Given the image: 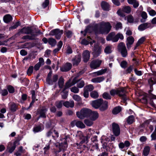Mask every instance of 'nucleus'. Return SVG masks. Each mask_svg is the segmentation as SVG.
I'll list each match as a JSON object with an SVG mask.
<instances>
[{"instance_id":"1a4fd4ad","label":"nucleus","mask_w":156,"mask_h":156,"mask_svg":"<svg viewBox=\"0 0 156 156\" xmlns=\"http://www.w3.org/2000/svg\"><path fill=\"white\" fill-rule=\"evenodd\" d=\"M102 62V61L97 59L93 61L90 65V67L93 69H95L99 67Z\"/></svg>"},{"instance_id":"09e8293b","label":"nucleus","mask_w":156,"mask_h":156,"mask_svg":"<svg viewBox=\"0 0 156 156\" xmlns=\"http://www.w3.org/2000/svg\"><path fill=\"white\" fill-rule=\"evenodd\" d=\"M84 88L88 91H91L94 89V88L92 85L90 84L86 86Z\"/></svg>"},{"instance_id":"c03bdc74","label":"nucleus","mask_w":156,"mask_h":156,"mask_svg":"<svg viewBox=\"0 0 156 156\" xmlns=\"http://www.w3.org/2000/svg\"><path fill=\"white\" fill-rule=\"evenodd\" d=\"M123 10L124 12L129 13L131 11V9L129 6H125L123 8Z\"/></svg>"},{"instance_id":"6e6d98bb","label":"nucleus","mask_w":156,"mask_h":156,"mask_svg":"<svg viewBox=\"0 0 156 156\" xmlns=\"http://www.w3.org/2000/svg\"><path fill=\"white\" fill-rule=\"evenodd\" d=\"M70 90L71 92L75 93H77L79 91L78 88L76 87H72Z\"/></svg>"},{"instance_id":"13d9d810","label":"nucleus","mask_w":156,"mask_h":156,"mask_svg":"<svg viewBox=\"0 0 156 156\" xmlns=\"http://www.w3.org/2000/svg\"><path fill=\"white\" fill-rule=\"evenodd\" d=\"M127 20L128 22L129 23H133L134 21L133 17L131 15H129L127 17Z\"/></svg>"},{"instance_id":"a19ab883","label":"nucleus","mask_w":156,"mask_h":156,"mask_svg":"<svg viewBox=\"0 0 156 156\" xmlns=\"http://www.w3.org/2000/svg\"><path fill=\"white\" fill-rule=\"evenodd\" d=\"M85 83L83 80H80L77 83V86L78 88H81L84 85Z\"/></svg>"},{"instance_id":"473e14b6","label":"nucleus","mask_w":156,"mask_h":156,"mask_svg":"<svg viewBox=\"0 0 156 156\" xmlns=\"http://www.w3.org/2000/svg\"><path fill=\"white\" fill-rule=\"evenodd\" d=\"M121 110V108L120 106L115 108L112 110V112L114 114H117L119 113Z\"/></svg>"},{"instance_id":"052dcab7","label":"nucleus","mask_w":156,"mask_h":156,"mask_svg":"<svg viewBox=\"0 0 156 156\" xmlns=\"http://www.w3.org/2000/svg\"><path fill=\"white\" fill-rule=\"evenodd\" d=\"M63 101H60L57 102L56 103V106L58 108H61L63 104Z\"/></svg>"},{"instance_id":"58836bf2","label":"nucleus","mask_w":156,"mask_h":156,"mask_svg":"<svg viewBox=\"0 0 156 156\" xmlns=\"http://www.w3.org/2000/svg\"><path fill=\"white\" fill-rule=\"evenodd\" d=\"M48 43L52 46L55 45L56 43V40L53 38H50L48 40Z\"/></svg>"},{"instance_id":"5fc2aeb1","label":"nucleus","mask_w":156,"mask_h":156,"mask_svg":"<svg viewBox=\"0 0 156 156\" xmlns=\"http://www.w3.org/2000/svg\"><path fill=\"white\" fill-rule=\"evenodd\" d=\"M73 98L76 101H80L81 100L80 97L78 95L75 94L73 96Z\"/></svg>"},{"instance_id":"2f4dec72","label":"nucleus","mask_w":156,"mask_h":156,"mask_svg":"<svg viewBox=\"0 0 156 156\" xmlns=\"http://www.w3.org/2000/svg\"><path fill=\"white\" fill-rule=\"evenodd\" d=\"M76 82H75L74 80H73L72 83H71L70 81L68 82L66 84V85L64 88V90L72 86Z\"/></svg>"},{"instance_id":"e2e57ef3","label":"nucleus","mask_w":156,"mask_h":156,"mask_svg":"<svg viewBox=\"0 0 156 156\" xmlns=\"http://www.w3.org/2000/svg\"><path fill=\"white\" fill-rule=\"evenodd\" d=\"M8 90L10 93H13L14 92V88L11 86H9L7 88Z\"/></svg>"},{"instance_id":"4d7b16f0","label":"nucleus","mask_w":156,"mask_h":156,"mask_svg":"<svg viewBox=\"0 0 156 156\" xmlns=\"http://www.w3.org/2000/svg\"><path fill=\"white\" fill-rule=\"evenodd\" d=\"M41 130V128L40 126H36L34 127L33 129V131L35 133L40 131Z\"/></svg>"},{"instance_id":"f3484780","label":"nucleus","mask_w":156,"mask_h":156,"mask_svg":"<svg viewBox=\"0 0 156 156\" xmlns=\"http://www.w3.org/2000/svg\"><path fill=\"white\" fill-rule=\"evenodd\" d=\"M90 117L91 120L95 121L98 118L99 114L97 112H92L91 111V113Z\"/></svg>"},{"instance_id":"dca6fc26","label":"nucleus","mask_w":156,"mask_h":156,"mask_svg":"<svg viewBox=\"0 0 156 156\" xmlns=\"http://www.w3.org/2000/svg\"><path fill=\"white\" fill-rule=\"evenodd\" d=\"M150 26V23H146L140 25L138 27V29L140 31H143L145 29L149 27Z\"/></svg>"},{"instance_id":"393cba45","label":"nucleus","mask_w":156,"mask_h":156,"mask_svg":"<svg viewBox=\"0 0 156 156\" xmlns=\"http://www.w3.org/2000/svg\"><path fill=\"white\" fill-rule=\"evenodd\" d=\"M12 20V17L9 14H7L5 16L3 17V20L5 23H8Z\"/></svg>"},{"instance_id":"9b49d317","label":"nucleus","mask_w":156,"mask_h":156,"mask_svg":"<svg viewBox=\"0 0 156 156\" xmlns=\"http://www.w3.org/2000/svg\"><path fill=\"white\" fill-rule=\"evenodd\" d=\"M102 99H100L93 101L91 104L92 106L95 108H98L102 104Z\"/></svg>"},{"instance_id":"9d476101","label":"nucleus","mask_w":156,"mask_h":156,"mask_svg":"<svg viewBox=\"0 0 156 156\" xmlns=\"http://www.w3.org/2000/svg\"><path fill=\"white\" fill-rule=\"evenodd\" d=\"M101 53V49L97 45H95L93 54L95 57L98 56Z\"/></svg>"},{"instance_id":"39448f33","label":"nucleus","mask_w":156,"mask_h":156,"mask_svg":"<svg viewBox=\"0 0 156 156\" xmlns=\"http://www.w3.org/2000/svg\"><path fill=\"white\" fill-rule=\"evenodd\" d=\"M63 33V31L62 30H60L58 29H55L51 30L49 35L52 36L55 35L57 39H59Z\"/></svg>"},{"instance_id":"cd10ccee","label":"nucleus","mask_w":156,"mask_h":156,"mask_svg":"<svg viewBox=\"0 0 156 156\" xmlns=\"http://www.w3.org/2000/svg\"><path fill=\"white\" fill-rule=\"evenodd\" d=\"M87 132L88 133L86 136L87 139L89 138L92 135L95 133L94 131V130L91 129L90 128L88 129Z\"/></svg>"},{"instance_id":"f704fd0d","label":"nucleus","mask_w":156,"mask_h":156,"mask_svg":"<svg viewBox=\"0 0 156 156\" xmlns=\"http://www.w3.org/2000/svg\"><path fill=\"white\" fill-rule=\"evenodd\" d=\"M147 12L151 16H154L156 15V12L154 10L151 9L150 8H148L147 9Z\"/></svg>"},{"instance_id":"aec40b11","label":"nucleus","mask_w":156,"mask_h":156,"mask_svg":"<svg viewBox=\"0 0 156 156\" xmlns=\"http://www.w3.org/2000/svg\"><path fill=\"white\" fill-rule=\"evenodd\" d=\"M105 78L104 76H101L93 78L91 81L95 83H99L102 81Z\"/></svg>"},{"instance_id":"c9c22d12","label":"nucleus","mask_w":156,"mask_h":156,"mask_svg":"<svg viewBox=\"0 0 156 156\" xmlns=\"http://www.w3.org/2000/svg\"><path fill=\"white\" fill-rule=\"evenodd\" d=\"M9 105L10 106V109L12 111L14 112L17 109L16 105L15 103H10Z\"/></svg>"},{"instance_id":"7ed1b4c3","label":"nucleus","mask_w":156,"mask_h":156,"mask_svg":"<svg viewBox=\"0 0 156 156\" xmlns=\"http://www.w3.org/2000/svg\"><path fill=\"white\" fill-rule=\"evenodd\" d=\"M123 38L124 37L122 34L119 33L115 34L114 32H112L109 34L107 37L106 40L107 41H111L113 42H117L119 39L123 40Z\"/></svg>"},{"instance_id":"864d4df0","label":"nucleus","mask_w":156,"mask_h":156,"mask_svg":"<svg viewBox=\"0 0 156 156\" xmlns=\"http://www.w3.org/2000/svg\"><path fill=\"white\" fill-rule=\"evenodd\" d=\"M34 69L33 66H30L28 68L27 71V74L29 75H30L33 73Z\"/></svg>"},{"instance_id":"69168bd1","label":"nucleus","mask_w":156,"mask_h":156,"mask_svg":"<svg viewBox=\"0 0 156 156\" xmlns=\"http://www.w3.org/2000/svg\"><path fill=\"white\" fill-rule=\"evenodd\" d=\"M141 16L142 18L144 20H146L147 17V13L144 11L142 12Z\"/></svg>"},{"instance_id":"4c0bfd02","label":"nucleus","mask_w":156,"mask_h":156,"mask_svg":"<svg viewBox=\"0 0 156 156\" xmlns=\"http://www.w3.org/2000/svg\"><path fill=\"white\" fill-rule=\"evenodd\" d=\"M90 96L94 98H97L98 97V93L95 91H93L90 93Z\"/></svg>"},{"instance_id":"0eeeda50","label":"nucleus","mask_w":156,"mask_h":156,"mask_svg":"<svg viewBox=\"0 0 156 156\" xmlns=\"http://www.w3.org/2000/svg\"><path fill=\"white\" fill-rule=\"evenodd\" d=\"M112 129L114 134L115 136H119L120 133V130L119 125L115 123L112 125Z\"/></svg>"},{"instance_id":"603ef678","label":"nucleus","mask_w":156,"mask_h":156,"mask_svg":"<svg viewBox=\"0 0 156 156\" xmlns=\"http://www.w3.org/2000/svg\"><path fill=\"white\" fill-rule=\"evenodd\" d=\"M154 80V79L152 78H151L148 80V82L150 86V88L151 89H152V86L155 83V82Z\"/></svg>"},{"instance_id":"b1692460","label":"nucleus","mask_w":156,"mask_h":156,"mask_svg":"<svg viewBox=\"0 0 156 156\" xmlns=\"http://www.w3.org/2000/svg\"><path fill=\"white\" fill-rule=\"evenodd\" d=\"M127 1L129 4L133 5L135 8L138 7L139 5V3L136 0H127Z\"/></svg>"},{"instance_id":"4be33fe9","label":"nucleus","mask_w":156,"mask_h":156,"mask_svg":"<svg viewBox=\"0 0 156 156\" xmlns=\"http://www.w3.org/2000/svg\"><path fill=\"white\" fill-rule=\"evenodd\" d=\"M108 108V102L106 101H103L102 100V104L100 106V109L101 111H103L107 109Z\"/></svg>"},{"instance_id":"e433bc0d","label":"nucleus","mask_w":156,"mask_h":156,"mask_svg":"<svg viewBox=\"0 0 156 156\" xmlns=\"http://www.w3.org/2000/svg\"><path fill=\"white\" fill-rule=\"evenodd\" d=\"M114 28L116 30L121 29L122 28V24L120 22H117Z\"/></svg>"},{"instance_id":"72a5a7b5","label":"nucleus","mask_w":156,"mask_h":156,"mask_svg":"<svg viewBox=\"0 0 156 156\" xmlns=\"http://www.w3.org/2000/svg\"><path fill=\"white\" fill-rule=\"evenodd\" d=\"M87 38L88 40H86L85 39L82 40L81 42V44L85 45H87L90 42V44L91 45L92 43L90 41V40H91V39L89 37H88Z\"/></svg>"},{"instance_id":"c85d7f7f","label":"nucleus","mask_w":156,"mask_h":156,"mask_svg":"<svg viewBox=\"0 0 156 156\" xmlns=\"http://www.w3.org/2000/svg\"><path fill=\"white\" fill-rule=\"evenodd\" d=\"M52 73V72L51 71H50L49 72L48 74V76L46 79L47 82L50 85H51L52 84V81L51 80Z\"/></svg>"},{"instance_id":"5701e85b","label":"nucleus","mask_w":156,"mask_h":156,"mask_svg":"<svg viewBox=\"0 0 156 156\" xmlns=\"http://www.w3.org/2000/svg\"><path fill=\"white\" fill-rule=\"evenodd\" d=\"M127 46L128 48H129L130 47V45L133 43L134 39L132 36H130L127 38Z\"/></svg>"},{"instance_id":"8fccbe9b","label":"nucleus","mask_w":156,"mask_h":156,"mask_svg":"<svg viewBox=\"0 0 156 156\" xmlns=\"http://www.w3.org/2000/svg\"><path fill=\"white\" fill-rule=\"evenodd\" d=\"M103 97L106 99H110L111 97L109 94L107 92H105L103 94Z\"/></svg>"},{"instance_id":"bf43d9fd","label":"nucleus","mask_w":156,"mask_h":156,"mask_svg":"<svg viewBox=\"0 0 156 156\" xmlns=\"http://www.w3.org/2000/svg\"><path fill=\"white\" fill-rule=\"evenodd\" d=\"M20 25V23L18 22H16L14 25L12 26L9 28V30H11L13 29L16 28L18 27Z\"/></svg>"},{"instance_id":"a878e982","label":"nucleus","mask_w":156,"mask_h":156,"mask_svg":"<svg viewBox=\"0 0 156 156\" xmlns=\"http://www.w3.org/2000/svg\"><path fill=\"white\" fill-rule=\"evenodd\" d=\"M51 140H50L48 144L46 145V146L43 148L44 154H46L48 153V151L50 148V146L51 144Z\"/></svg>"},{"instance_id":"f8f14e48","label":"nucleus","mask_w":156,"mask_h":156,"mask_svg":"<svg viewBox=\"0 0 156 156\" xmlns=\"http://www.w3.org/2000/svg\"><path fill=\"white\" fill-rule=\"evenodd\" d=\"M90 56V52L87 50L83 51L82 54L83 59L84 62H87L89 59Z\"/></svg>"},{"instance_id":"423d86ee","label":"nucleus","mask_w":156,"mask_h":156,"mask_svg":"<svg viewBox=\"0 0 156 156\" xmlns=\"http://www.w3.org/2000/svg\"><path fill=\"white\" fill-rule=\"evenodd\" d=\"M118 48L122 57H126L127 55V52L124 44L122 42L120 43Z\"/></svg>"},{"instance_id":"774afa93","label":"nucleus","mask_w":156,"mask_h":156,"mask_svg":"<svg viewBox=\"0 0 156 156\" xmlns=\"http://www.w3.org/2000/svg\"><path fill=\"white\" fill-rule=\"evenodd\" d=\"M83 96L85 98H87L89 96L88 91L84 88Z\"/></svg>"},{"instance_id":"f257e3e1","label":"nucleus","mask_w":156,"mask_h":156,"mask_svg":"<svg viewBox=\"0 0 156 156\" xmlns=\"http://www.w3.org/2000/svg\"><path fill=\"white\" fill-rule=\"evenodd\" d=\"M98 31L99 33L101 34H107L111 30L112 28L110 23L109 22L102 21L98 24Z\"/></svg>"},{"instance_id":"37998d69","label":"nucleus","mask_w":156,"mask_h":156,"mask_svg":"<svg viewBox=\"0 0 156 156\" xmlns=\"http://www.w3.org/2000/svg\"><path fill=\"white\" fill-rule=\"evenodd\" d=\"M107 69H102L98 71L95 72L97 76H99L102 75L105 73Z\"/></svg>"},{"instance_id":"a211bd4d","label":"nucleus","mask_w":156,"mask_h":156,"mask_svg":"<svg viewBox=\"0 0 156 156\" xmlns=\"http://www.w3.org/2000/svg\"><path fill=\"white\" fill-rule=\"evenodd\" d=\"M20 32L24 34H29L31 33L32 30L30 27H25L21 29Z\"/></svg>"},{"instance_id":"bb28decb","label":"nucleus","mask_w":156,"mask_h":156,"mask_svg":"<svg viewBox=\"0 0 156 156\" xmlns=\"http://www.w3.org/2000/svg\"><path fill=\"white\" fill-rule=\"evenodd\" d=\"M112 45H108L106 47L105 50V52L107 54L111 53L112 51Z\"/></svg>"},{"instance_id":"6ab92c4d","label":"nucleus","mask_w":156,"mask_h":156,"mask_svg":"<svg viewBox=\"0 0 156 156\" xmlns=\"http://www.w3.org/2000/svg\"><path fill=\"white\" fill-rule=\"evenodd\" d=\"M101 6L102 8L105 11H108L109 9V5L108 4L104 1H102L101 3Z\"/></svg>"},{"instance_id":"f03ea898","label":"nucleus","mask_w":156,"mask_h":156,"mask_svg":"<svg viewBox=\"0 0 156 156\" xmlns=\"http://www.w3.org/2000/svg\"><path fill=\"white\" fill-rule=\"evenodd\" d=\"M91 113V110L90 109L84 108L82 109L80 111L76 112L77 117L81 119H83L89 117Z\"/></svg>"},{"instance_id":"ddd939ff","label":"nucleus","mask_w":156,"mask_h":156,"mask_svg":"<svg viewBox=\"0 0 156 156\" xmlns=\"http://www.w3.org/2000/svg\"><path fill=\"white\" fill-rule=\"evenodd\" d=\"M81 60V55H76L72 60L73 66H77L78 65Z\"/></svg>"},{"instance_id":"2eb2a0df","label":"nucleus","mask_w":156,"mask_h":156,"mask_svg":"<svg viewBox=\"0 0 156 156\" xmlns=\"http://www.w3.org/2000/svg\"><path fill=\"white\" fill-rule=\"evenodd\" d=\"M119 90V95L122 97L123 98L124 101H126V98L125 97V95L126 93V90L125 88H122L118 90Z\"/></svg>"},{"instance_id":"0e129e2a","label":"nucleus","mask_w":156,"mask_h":156,"mask_svg":"<svg viewBox=\"0 0 156 156\" xmlns=\"http://www.w3.org/2000/svg\"><path fill=\"white\" fill-rule=\"evenodd\" d=\"M16 148L15 144H14L11 147H8V149L9 150V152L10 153H12L15 149Z\"/></svg>"},{"instance_id":"680f3d73","label":"nucleus","mask_w":156,"mask_h":156,"mask_svg":"<svg viewBox=\"0 0 156 156\" xmlns=\"http://www.w3.org/2000/svg\"><path fill=\"white\" fill-rule=\"evenodd\" d=\"M47 111V109L42 110L40 112V117H42L44 118L45 117V113Z\"/></svg>"},{"instance_id":"4468645a","label":"nucleus","mask_w":156,"mask_h":156,"mask_svg":"<svg viewBox=\"0 0 156 156\" xmlns=\"http://www.w3.org/2000/svg\"><path fill=\"white\" fill-rule=\"evenodd\" d=\"M72 64L69 62L66 63L61 68V70L62 72H66L70 70L72 68Z\"/></svg>"},{"instance_id":"c756f323","label":"nucleus","mask_w":156,"mask_h":156,"mask_svg":"<svg viewBox=\"0 0 156 156\" xmlns=\"http://www.w3.org/2000/svg\"><path fill=\"white\" fill-rule=\"evenodd\" d=\"M145 40V37H142L138 41L137 43L136 46L134 48V49H136V48L139 46L140 44H142L143 42Z\"/></svg>"},{"instance_id":"ea45409f","label":"nucleus","mask_w":156,"mask_h":156,"mask_svg":"<svg viewBox=\"0 0 156 156\" xmlns=\"http://www.w3.org/2000/svg\"><path fill=\"white\" fill-rule=\"evenodd\" d=\"M36 36V35H26L23 37L22 39H23L34 40L35 39Z\"/></svg>"},{"instance_id":"7c9ffc66","label":"nucleus","mask_w":156,"mask_h":156,"mask_svg":"<svg viewBox=\"0 0 156 156\" xmlns=\"http://www.w3.org/2000/svg\"><path fill=\"white\" fill-rule=\"evenodd\" d=\"M76 126L80 128H84L85 127V126L84 124L80 121H77Z\"/></svg>"},{"instance_id":"3c124183","label":"nucleus","mask_w":156,"mask_h":156,"mask_svg":"<svg viewBox=\"0 0 156 156\" xmlns=\"http://www.w3.org/2000/svg\"><path fill=\"white\" fill-rule=\"evenodd\" d=\"M119 92L118 90L113 89L110 91V94L112 96H114L116 94H118Z\"/></svg>"},{"instance_id":"338daca9","label":"nucleus","mask_w":156,"mask_h":156,"mask_svg":"<svg viewBox=\"0 0 156 156\" xmlns=\"http://www.w3.org/2000/svg\"><path fill=\"white\" fill-rule=\"evenodd\" d=\"M49 1L48 0H45L42 4V6L43 8H46L49 4Z\"/></svg>"},{"instance_id":"20e7f679","label":"nucleus","mask_w":156,"mask_h":156,"mask_svg":"<svg viewBox=\"0 0 156 156\" xmlns=\"http://www.w3.org/2000/svg\"><path fill=\"white\" fill-rule=\"evenodd\" d=\"M55 151L56 152H59L62 150H65L67 147V145L66 142L64 141V143H62L60 144L57 143L55 145Z\"/></svg>"},{"instance_id":"79ce46f5","label":"nucleus","mask_w":156,"mask_h":156,"mask_svg":"<svg viewBox=\"0 0 156 156\" xmlns=\"http://www.w3.org/2000/svg\"><path fill=\"white\" fill-rule=\"evenodd\" d=\"M150 148L148 147H146L144 149L143 151V154L144 156H147L149 152Z\"/></svg>"},{"instance_id":"a18cd8bd","label":"nucleus","mask_w":156,"mask_h":156,"mask_svg":"<svg viewBox=\"0 0 156 156\" xmlns=\"http://www.w3.org/2000/svg\"><path fill=\"white\" fill-rule=\"evenodd\" d=\"M64 83V79L62 77H61L59 78L58 81V84L59 86V87L60 88H62L63 87V85Z\"/></svg>"},{"instance_id":"de8ad7c7","label":"nucleus","mask_w":156,"mask_h":156,"mask_svg":"<svg viewBox=\"0 0 156 156\" xmlns=\"http://www.w3.org/2000/svg\"><path fill=\"white\" fill-rule=\"evenodd\" d=\"M134 121V117L133 115L129 116L127 119V122L128 123L132 124Z\"/></svg>"},{"instance_id":"412c9836","label":"nucleus","mask_w":156,"mask_h":156,"mask_svg":"<svg viewBox=\"0 0 156 156\" xmlns=\"http://www.w3.org/2000/svg\"><path fill=\"white\" fill-rule=\"evenodd\" d=\"M63 105L67 108H73L74 106V103L73 101H66L65 102H63Z\"/></svg>"},{"instance_id":"49530a36","label":"nucleus","mask_w":156,"mask_h":156,"mask_svg":"<svg viewBox=\"0 0 156 156\" xmlns=\"http://www.w3.org/2000/svg\"><path fill=\"white\" fill-rule=\"evenodd\" d=\"M84 122L85 124L88 126H91L93 124L92 121L88 119H86L84 121Z\"/></svg>"},{"instance_id":"6e6552de","label":"nucleus","mask_w":156,"mask_h":156,"mask_svg":"<svg viewBox=\"0 0 156 156\" xmlns=\"http://www.w3.org/2000/svg\"><path fill=\"white\" fill-rule=\"evenodd\" d=\"M46 135L48 137L52 136L54 139L55 140L58 137V133L54 129H52L47 133Z\"/></svg>"}]
</instances>
